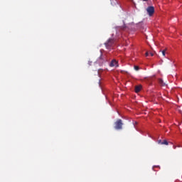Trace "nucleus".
<instances>
[{
  "instance_id": "obj_3",
  "label": "nucleus",
  "mask_w": 182,
  "mask_h": 182,
  "mask_svg": "<svg viewBox=\"0 0 182 182\" xmlns=\"http://www.w3.org/2000/svg\"><path fill=\"white\" fill-rule=\"evenodd\" d=\"M146 11L149 16H152L153 14H154V6H149Z\"/></svg>"
},
{
  "instance_id": "obj_11",
  "label": "nucleus",
  "mask_w": 182,
  "mask_h": 182,
  "mask_svg": "<svg viewBox=\"0 0 182 182\" xmlns=\"http://www.w3.org/2000/svg\"><path fill=\"white\" fill-rule=\"evenodd\" d=\"M145 56H149V52H146V53H145Z\"/></svg>"
},
{
  "instance_id": "obj_8",
  "label": "nucleus",
  "mask_w": 182,
  "mask_h": 182,
  "mask_svg": "<svg viewBox=\"0 0 182 182\" xmlns=\"http://www.w3.org/2000/svg\"><path fill=\"white\" fill-rule=\"evenodd\" d=\"M159 85H161V86H166V84L164 83V82L161 79L159 80Z\"/></svg>"
},
{
  "instance_id": "obj_6",
  "label": "nucleus",
  "mask_w": 182,
  "mask_h": 182,
  "mask_svg": "<svg viewBox=\"0 0 182 182\" xmlns=\"http://www.w3.org/2000/svg\"><path fill=\"white\" fill-rule=\"evenodd\" d=\"M143 88V86L141 85H139L135 86V93H139L140 90Z\"/></svg>"
},
{
  "instance_id": "obj_13",
  "label": "nucleus",
  "mask_w": 182,
  "mask_h": 182,
  "mask_svg": "<svg viewBox=\"0 0 182 182\" xmlns=\"http://www.w3.org/2000/svg\"><path fill=\"white\" fill-rule=\"evenodd\" d=\"M142 1H144V2H147L148 0H142Z\"/></svg>"
},
{
  "instance_id": "obj_10",
  "label": "nucleus",
  "mask_w": 182,
  "mask_h": 182,
  "mask_svg": "<svg viewBox=\"0 0 182 182\" xmlns=\"http://www.w3.org/2000/svg\"><path fill=\"white\" fill-rule=\"evenodd\" d=\"M134 69L136 70H139V69H140L139 68V66H137V65H134Z\"/></svg>"
},
{
  "instance_id": "obj_9",
  "label": "nucleus",
  "mask_w": 182,
  "mask_h": 182,
  "mask_svg": "<svg viewBox=\"0 0 182 182\" xmlns=\"http://www.w3.org/2000/svg\"><path fill=\"white\" fill-rule=\"evenodd\" d=\"M163 56H166V50L161 51Z\"/></svg>"
},
{
  "instance_id": "obj_2",
  "label": "nucleus",
  "mask_w": 182,
  "mask_h": 182,
  "mask_svg": "<svg viewBox=\"0 0 182 182\" xmlns=\"http://www.w3.org/2000/svg\"><path fill=\"white\" fill-rule=\"evenodd\" d=\"M105 47L107 49H112L114 46V39L109 38L107 42L105 43Z\"/></svg>"
},
{
  "instance_id": "obj_1",
  "label": "nucleus",
  "mask_w": 182,
  "mask_h": 182,
  "mask_svg": "<svg viewBox=\"0 0 182 182\" xmlns=\"http://www.w3.org/2000/svg\"><path fill=\"white\" fill-rule=\"evenodd\" d=\"M114 129L115 130H122L123 129V121L122 119H119L114 122Z\"/></svg>"
},
{
  "instance_id": "obj_7",
  "label": "nucleus",
  "mask_w": 182,
  "mask_h": 182,
  "mask_svg": "<svg viewBox=\"0 0 182 182\" xmlns=\"http://www.w3.org/2000/svg\"><path fill=\"white\" fill-rule=\"evenodd\" d=\"M159 144H165L166 146H168V142L167 141V140H164V141H161V140H159Z\"/></svg>"
},
{
  "instance_id": "obj_5",
  "label": "nucleus",
  "mask_w": 182,
  "mask_h": 182,
  "mask_svg": "<svg viewBox=\"0 0 182 182\" xmlns=\"http://www.w3.org/2000/svg\"><path fill=\"white\" fill-rule=\"evenodd\" d=\"M97 63H100V65H103L105 63V59L103 58V55L101 53L100 58H98L97 60Z\"/></svg>"
},
{
  "instance_id": "obj_12",
  "label": "nucleus",
  "mask_w": 182,
  "mask_h": 182,
  "mask_svg": "<svg viewBox=\"0 0 182 182\" xmlns=\"http://www.w3.org/2000/svg\"><path fill=\"white\" fill-rule=\"evenodd\" d=\"M151 56H154V53H150Z\"/></svg>"
},
{
  "instance_id": "obj_4",
  "label": "nucleus",
  "mask_w": 182,
  "mask_h": 182,
  "mask_svg": "<svg viewBox=\"0 0 182 182\" xmlns=\"http://www.w3.org/2000/svg\"><path fill=\"white\" fill-rule=\"evenodd\" d=\"M109 66L110 68H114V66H115V68H119V63L116 60H112L109 63Z\"/></svg>"
},
{
  "instance_id": "obj_14",
  "label": "nucleus",
  "mask_w": 182,
  "mask_h": 182,
  "mask_svg": "<svg viewBox=\"0 0 182 182\" xmlns=\"http://www.w3.org/2000/svg\"><path fill=\"white\" fill-rule=\"evenodd\" d=\"M121 29H123V28H121Z\"/></svg>"
}]
</instances>
